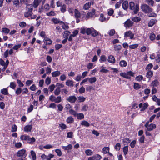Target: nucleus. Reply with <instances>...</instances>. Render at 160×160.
Segmentation results:
<instances>
[{"label":"nucleus","instance_id":"f257e3e1","mask_svg":"<svg viewBox=\"0 0 160 160\" xmlns=\"http://www.w3.org/2000/svg\"><path fill=\"white\" fill-rule=\"evenodd\" d=\"M27 11L25 12L24 17L27 18H30L32 14V11L33 8L32 4H28L27 6Z\"/></svg>","mask_w":160,"mask_h":160},{"label":"nucleus","instance_id":"f03ea898","mask_svg":"<svg viewBox=\"0 0 160 160\" xmlns=\"http://www.w3.org/2000/svg\"><path fill=\"white\" fill-rule=\"evenodd\" d=\"M134 73L131 71H129L126 72H121L120 73V75L123 77L127 79H130V76L134 77Z\"/></svg>","mask_w":160,"mask_h":160},{"label":"nucleus","instance_id":"7ed1b4c3","mask_svg":"<svg viewBox=\"0 0 160 160\" xmlns=\"http://www.w3.org/2000/svg\"><path fill=\"white\" fill-rule=\"evenodd\" d=\"M141 8L142 10L145 13H149L152 12V8L146 4L141 5Z\"/></svg>","mask_w":160,"mask_h":160},{"label":"nucleus","instance_id":"20e7f679","mask_svg":"<svg viewBox=\"0 0 160 160\" xmlns=\"http://www.w3.org/2000/svg\"><path fill=\"white\" fill-rule=\"evenodd\" d=\"M130 8L131 9L134 10V13H136L139 10V7L138 4L135 6L134 3L133 2H131L129 3Z\"/></svg>","mask_w":160,"mask_h":160},{"label":"nucleus","instance_id":"39448f33","mask_svg":"<svg viewBox=\"0 0 160 160\" xmlns=\"http://www.w3.org/2000/svg\"><path fill=\"white\" fill-rule=\"evenodd\" d=\"M149 121H148L145 125V126L147 128V130L148 131H152L156 128V126L155 124L151 123L150 124H149Z\"/></svg>","mask_w":160,"mask_h":160},{"label":"nucleus","instance_id":"423d86ee","mask_svg":"<svg viewBox=\"0 0 160 160\" xmlns=\"http://www.w3.org/2000/svg\"><path fill=\"white\" fill-rule=\"evenodd\" d=\"M134 34L131 31H129L125 32L124 34L125 38L129 37L130 39H132L134 38Z\"/></svg>","mask_w":160,"mask_h":160},{"label":"nucleus","instance_id":"0eeeda50","mask_svg":"<svg viewBox=\"0 0 160 160\" xmlns=\"http://www.w3.org/2000/svg\"><path fill=\"white\" fill-rule=\"evenodd\" d=\"M95 14V10L93 9L92 11L89 12L87 13L86 15V18L87 19H88L90 18H93L94 16H96Z\"/></svg>","mask_w":160,"mask_h":160},{"label":"nucleus","instance_id":"6e6552de","mask_svg":"<svg viewBox=\"0 0 160 160\" xmlns=\"http://www.w3.org/2000/svg\"><path fill=\"white\" fill-rule=\"evenodd\" d=\"M133 24V22L129 19L124 22V26L126 28H129L132 26Z\"/></svg>","mask_w":160,"mask_h":160},{"label":"nucleus","instance_id":"1a4fd4ad","mask_svg":"<svg viewBox=\"0 0 160 160\" xmlns=\"http://www.w3.org/2000/svg\"><path fill=\"white\" fill-rule=\"evenodd\" d=\"M67 100L71 103H73L77 100V98L74 95L68 97L67 99Z\"/></svg>","mask_w":160,"mask_h":160},{"label":"nucleus","instance_id":"9d476101","mask_svg":"<svg viewBox=\"0 0 160 160\" xmlns=\"http://www.w3.org/2000/svg\"><path fill=\"white\" fill-rule=\"evenodd\" d=\"M148 106V105L147 103H144V104L141 103L139 104V108H141V111L144 110L147 108Z\"/></svg>","mask_w":160,"mask_h":160},{"label":"nucleus","instance_id":"9b49d317","mask_svg":"<svg viewBox=\"0 0 160 160\" xmlns=\"http://www.w3.org/2000/svg\"><path fill=\"white\" fill-rule=\"evenodd\" d=\"M32 128V125H27L25 126L24 128V131L27 132H30Z\"/></svg>","mask_w":160,"mask_h":160},{"label":"nucleus","instance_id":"f8f14e48","mask_svg":"<svg viewBox=\"0 0 160 160\" xmlns=\"http://www.w3.org/2000/svg\"><path fill=\"white\" fill-rule=\"evenodd\" d=\"M66 122L68 124H71L74 122V119L72 116L68 117L66 120Z\"/></svg>","mask_w":160,"mask_h":160},{"label":"nucleus","instance_id":"ddd939ff","mask_svg":"<svg viewBox=\"0 0 160 160\" xmlns=\"http://www.w3.org/2000/svg\"><path fill=\"white\" fill-rule=\"evenodd\" d=\"M108 62L112 63H114L115 62V59L114 57L112 55H110L108 58Z\"/></svg>","mask_w":160,"mask_h":160},{"label":"nucleus","instance_id":"4468645a","mask_svg":"<svg viewBox=\"0 0 160 160\" xmlns=\"http://www.w3.org/2000/svg\"><path fill=\"white\" fill-rule=\"evenodd\" d=\"M42 0H34L33 3V5L32 8L34 7V8H36L38 6L40 3L42 2Z\"/></svg>","mask_w":160,"mask_h":160},{"label":"nucleus","instance_id":"2eb2a0df","mask_svg":"<svg viewBox=\"0 0 160 160\" xmlns=\"http://www.w3.org/2000/svg\"><path fill=\"white\" fill-rule=\"evenodd\" d=\"M26 150L24 149H22L19 150L17 152V156L18 157H22L23 156L25 153Z\"/></svg>","mask_w":160,"mask_h":160},{"label":"nucleus","instance_id":"dca6fc26","mask_svg":"<svg viewBox=\"0 0 160 160\" xmlns=\"http://www.w3.org/2000/svg\"><path fill=\"white\" fill-rule=\"evenodd\" d=\"M74 16L76 18H79L81 16V14L77 9H75L74 10Z\"/></svg>","mask_w":160,"mask_h":160},{"label":"nucleus","instance_id":"f3484780","mask_svg":"<svg viewBox=\"0 0 160 160\" xmlns=\"http://www.w3.org/2000/svg\"><path fill=\"white\" fill-rule=\"evenodd\" d=\"M51 21L55 24L59 23L60 24H61L63 22L62 21H60L57 18H53L52 19Z\"/></svg>","mask_w":160,"mask_h":160},{"label":"nucleus","instance_id":"a211bd4d","mask_svg":"<svg viewBox=\"0 0 160 160\" xmlns=\"http://www.w3.org/2000/svg\"><path fill=\"white\" fill-rule=\"evenodd\" d=\"M52 76L53 77H56L59 76L61 74V72L59 71H56L52 72Z\"/></svg>","mask_w":160,"mask_h":160},{"label":"nucleus","instance_id":"6ab92c4d","mask_svg":"<svg viewBox=\"0 0 160 160\" xmlns=\"http://www.w3.org/2000/svg\"><path fill=\"white\" fill-rule=\"evenodd\" d=\"M28 142L29 144H33L34 142L35 141L36 139L34 137H32V138H30V136H28Z\"/></svg>","mask_w":160,"mask_h":160},{"label":"nucleus","instance_id":"aec40b11","mask_svg":"<svg viewBox=\"0 0 160 160\" xmlns=\"http://www.w3.org/2000/svg\"><path fill=\"white\" fill-rule=\"evenodd\" d=\"M122 7L125 10H127L128 7V3L127 1H124L122 4Z\"/></svg>","mask_w":160,"mask_h":160},{"label":"nucleus","instance_id":"412c9836","mask_svg":"<svg viewBox=\"0 0 160 160\" xmlns=\"http://www.w3.org/2000/svg\"><path fill=\"white\" fill-rule=\"evenodd\" d=\"M77 119L79 120H82L84 118V115L82 113H77L76 116Z\"/></svg>","mask_w":160,"mask_h":160},{"label":"nucleus","instance_id":"4be33fe9","mask_svg":"<svg viewBox=\"0 0 160 160\" xmlns=\"http://www.w3.org/2000/svg\"><path fill=\"white\" fill-rule=\"evenodd\" d=\"M88 81L91 84H93L96 81L97 79L95 77L88 78Z\"/></svg>","mask_w":160,"mask_h":160},{"label":"nucleus","instance_id":"5701e85b","mask_svg":"<svg viewBox=\"0 0 160 160\" xmlns=\"http://www.w3.org/2000/svg\"><path fill=\"white\" fill-rule=\"evenodd\" d=\"M80 124L82 126L86 127H88L90 126V124L85 120L82 121L80 122Z\"/></svg>","mask_w":160,"mask_h":160},{"label":"nucleus","instance_id":"b1692460","mask_svg":"<svg viewBox=\"0 0 160 160\" xmlns=\"http://www.w3.org/2000/svg\"><path fill=\"white\" fill-rule=\"evenodd\" d=\"M72 147V145L71 144H69L66 146H62V148L65 150H68L71 149Z\"/></svg>","mask_w":160,"mask_h":160},{"label":"nucleus","instance_id":"393cba45","mask_svg":"<svg viewBox=\"0 0 160 160\" xmlns=\"http://www.w3.org/2000/svg\"><path fill=\"white\" fill-rule=\"evenodd\" d=\"M0 92L3 94L8 95V94L7 88H5L2 89L1 90Z\"/></svg>","mask_w":160,"mask_h":160},{"label":"nucleus","instance_id":"a878e982","mask_svg":"<svg viewBox=\"0 0 160 160\" xmlns=\"http://www.w3.org/2000/svg\"><path fill=\"white\" fill-rule=\"evenodd\" d=\"M85 153L87 156L92 155L93 153V152L92 150L89 149L86 150L85 151Z\"/></svg>","mask_w":160,"mask_h":160},{"label":"nucleus","instance_id":"bb28decb","mask_svg":"<svg viewBox=\"0 0 160 160\" xmlns=\"http://www.w3.org/2000/svg\"><path fill=\"white\" fill-rule=\"evenodd\" d=\"M43 42L46 45H50L52 43L51 40L48 38H45Z\"/></svg>","mask_w":160,"mask_h":160},{"label":"nucleus","instance_id":"cd10ccee","mask_svg":"<svg viewBox=\"0 0 160 160\" xmlns=\"http://www.w3.org/2000/svg\"><path fill=\"white\" fill-rule=\"evenodd\" d=\"M73 82L72 80H68L66 82V84L68 86H73Z\"/></svg>","mask_w":160,"mask_h":160},{"label":"nucleus","instance_id":"c85d7f7f","mask_svg":"<svg viewBox=\"0 0 160 160\" xmlns=\"http://www.w3.org/2000/svg\"><path fill=\"white\" fill-rule=\"evenodd\" d=\"M109 151V147H104L102 149V152L104 154L108 153Z\"/></svg>","mask_w":160,"mask_h":160},{"label":"nucleus","instance_id":"c756f323","mask_svg":"<svg viewBox=\"0 0 160 160\" xmlns=\"http://www.w3.org/2000/svg\"><path fill=\"white\" fill-rule=\"evenodd\" d=\"M28 136H29L25 134L22 135L20 136V138L21 140L22 141L27 140L28 139Z\"/></svg>","mask_w":160,"mask_h":160},{"label":"nucleus","instance_id":"7c9ffc66","mask_svg":"<svg viewBox=\"0 0 160 160\" xmlns=\"http://www.w3.org/2000/svg\"><path fill=\"white\" fill-rule=\"evenodd\" d=\"M153 74V72L149 71L147 73L146 77L147 78H149V79L152 77Z\"/></svg>","mask_w":160,"mask_h":160},{"label":"nucleus","instance_id":"2f4dec72","mask_svg":"<svg viewBox=\"0 0 160 160\" xmlns=\"http://www.w3.org/2000/svg\"><path fill=\"white\" fill-rule=\"evenodd\" d=\"M119 64L122 67H125L127 65V63L125 61L122 60L120 62Z\"/></svg>","mask_w":160,"mask_h":160},{"label":"nucleus","instance_id":"473e14b6","mask_svg":"<svg viewBox=\"0 0 160 160\" xmlns=\"http://www.w3.org/2000/svg\"><path fill=\"white\" fill-rule=\"evenodd\" d=\"M156 20L154 19H151L148 23V26L149 27H152L155 23Z\"/></svg>","mask_w":160,"mask_h":160},{"label":"nucleus","instance_id":"72a5a7b5","mask_svg":"<svg viewBox=\"0 0 160 160\" xmlns=\"http://www.w3.org/2000/svg\"><path fill=\"white\" fill-rule=\"evenodd\" d=\"M62 101V98L61 96L56 97L54 102L56 103H59Z\"/></svg>","mask_w":160,"mask_h":160},{"label":"nucleus","instance_id":"f704fd0d","mask_svg":"<svg viewBox=\"0 0 160 160\" xmlns=\"http://www.w3.org/2000/svg\"><path fill=\"white\" fill-rule=\"evenodd\" d=\"M158 80H155L153 81L151 83V85L153 87H157L158 86Z\"/></svg>","mask_w":160,"mask_h":160},{"label":"nucleus","instance_id":"c9c22d12","mask_svg":"<svg viewBox=\"0 0 160 160\" xmlns=\"http://www.w3.org/2000/svg\"><path fill=\"white\" fill-rule=\"evenodd\" d=\"M156 35L153 33H150L149 36V38L151 41H153L155 39Z\"/></svg>","mask_w":160,"mask_h":160},{"label":"nucleus","instance_id":"e433bc0d","mask_svg":"<svg viewBox=\"0 0 160 160\" xmlns=\"http://www.w3.org/2000/svg\"><path fill=\"white\" fill-rule=\"evenodd\" d=\"M30 152L31 155L32 157L33 160H36V156L35 152L33 150H31Z\"/></svg>","mask_w":160,"mask_h":160},{"label":"nucleus","instance_id":"4c0bfd02","mask_svg":"<svg viewBox=\"0 0 160 160\" xmlns=\"http://www.w3.org/2000/svg\"><path fill=\"white\" fill-rule=\"evenodd\" d=\"M78 102H84L85 100V98L83 96H79L78 97Z\"/></svg>","mask_w":160,"mask_h":160},{"label":"nucleus","instance_id":"58836bf2","mask_svg":"<svg viewBox=\"0 0 160 160\" xmlns=\"http://www.w3.org/2000/svg\"><path fill=\"white\" fill-rule=\"evenodd\" d=\"M70 32L69 31H65L63 33V36L64 38H68V36L69 35Z\"/></svg>","mask_w":160,"mask_h":160},{"label":"nucleus","instance_id":"ea45409f","mask_svg":"<svg viewBox=\"0 0 160 160\" xmlns=\"http://www.w3.org/2000/svg\"><path fill=\"white\" fill-rule=\"evenodd\" d=\"M69 112L71 115H73L74 117H76L77 114L75 111L72 109H70Z\"/></svg>","mask_w":160,"mask_h":160},{"label":"nucleus","instance_id":"a19ab883","mask_svg":"<svg viewBox=\"0 0 160 160\" xmlns=\"http://www.w3.org/2000/svg\"><path fill=\"white\" fill-rule=\"evenodd\" d=\"M99 20L101 22H103L106 20V18L104 17V15L102 13L100 14V17L99 18Z\"/></svg>","mask_w":160,"mask_h":160},{"label":"nucleus","instance_id":"79ce46f5","mask_svg":"<svg viewBox=\"0 0 160 160\" xmlns=\"http://www.w3.org/2000/svg\"><path fill=\"white\" fill-rule=\"evenodd\" d=\"M91 5V3L88 2L86 3L84 6V8L85 10H87L88 9Z\"/></svg>","mask_w":160,"mask_h":160},{"label":"nucleus","instance_id":"37998d69","mask_svg":"<svg viewBox=\"0 0 160 160\" xmlns=\"http://www.w3.org/2000/svg\"><path fill=\"white\" fill-rule=\"evenodd\" d=\"M98 32L93 28L92 32L91 35L93 37H95L98 35Z\"/></svg>","mask_w":160,"mask_h":160},{"label":"nucleus","instance_id":"c03bdc74","mask_svg":"<svg viewBox=\"0 0 160 160\" xmlns=\"http://www.w3.org/2000/svg\"><path fill=\"white\" fill-rule=\"evenodd\" d=\"M123 151L124 154L126 155L128 153V146H125L123 148Z\"/></svg>","mask_w":160,"mask_h":160},{"label":"nucleus","instance_id":"a18cd8bd","mask_svg":"<svg viewBox=\"0 0 160 160\" xmlns=\"http://www.w3.org/2000/svg\"><path fill=\"white\" fill-rule=\"evenodd\" d=\"M60 88H57L55 89L54 91V93L55 95L58 96L60 94Z\"/></svg>","mask_w":160,"mask_h":160},{"label":"nucleus","instance_id":"49530a36","mask_svg":"<svg viewBox=\"0 0 160 160\" xmlns=\"http://www.w3.org/2000/svg\"><path fill=\"white\" fill-rule=\"evenodd\" d=\"M62 25V28L64 30L68 29L69 28V26L68 25L66 24L65 23L63 22L62 23V24H61Z\"/></svg>","mask_w":160,"mask_h":160},{"label":"nucleus","instance_id":"de8ad7c7","mask_svg":"<svg viewBox=\"0 0 160 160\" xmlns=\"http://www.w3.org/2000/svg\"><path fill=\"white\" fill-rule=\"evenodd\" d=\"M134 88L136 90H138L141 88V85L138 83H134Z\"/></svg>","mask_w":160,"mask_h":160},{"label":"nucleus","instance_id":"09e8293b","mask_svg":"<svg viewBox=\"0 0 160 160\" xmlns=\"http://www.w3.org/2000/svg\"><path fill=\"white\" fill-rule=\"evenodd\" d=\"M123 144L124 145L127 144L129 143L130 140L128 138H125L122 140Z\"/></svg>","mask_w":160,"mask_h":160},{"label":"nucleus","instance_id":"8fccbe9b","mask_svg":"<svg viewBox=\"0 0 160 160\" xmlns=\"http://www.w3.org/2000/svg\"><path fill=\"white\" fill-rule=\"evenodd\" d=\"M107 58L105 55H103L101 56L100 60V61L101 62H105Z\"/></svg>","mask_w":160,"mask_h":160},{"label":"nucleus","instance_id":"3c124183","mask_svg":"<svg viewBox=\"0 0 160 160\" xmlns=\"http://www.w3.org/2000/svg\"><path fill=\"white\" fill-rule=\"evenodd\" d=\"M132 20L135 22H137L140 21L141 20V18L139 17H136L132 18Z\"/></svg>","mask_w":160,"mask_h":160},{"label":"nucleus","instance_id":"603ef678","mask_svg":"<svg viewBox=\"0 0 160 160\" xmlns=\"http://www.w3.org/2000/svg\"><path fill=\"white\" fill-rule=\"evenodd\" d=\"M93 28H88L86 29V34L88 35H89L90 34H91L92 33V29H93Z\"/></svg>","mask_w":160,"mask_h":160},{"label":"nucleus","instance_id":"864d4df0","mask_svg":"<svg viewBox=\"0 0 160 160\" xmlns=\"http://www.w3.org/2000/svg\"><path fill=\"white\" fill-rule=\"evenodd\" d=\"M30 0H20V3L22 4H27L29 2Z\"/></svg>","mask_w":160,"mask_h":160},{"label":"nucleus","instance_id":"5fc2aeb1","mask_svg":"<svg viewBox=\"0 0 160 160\" xmlns=\"http://www.w3.org/2000/svg\"><path fill=\"white\" fill-rule=\"evenodd\" d=\"M100 68H102V69L100 70V72L102 73H107L109 72L108 70L104 68L103 66L101 67Z\"/></svg>","mask_w":160,"mask_h":160},{"label":"nucleus","instance_id":"6e6d98bb","mask_svg":"<svg viewBox=\"0 0 160 160\" xmlns=\"http://www.w3.org/2000/svg\"><path fill=\"white\" fill-rule=\"evenodd\" d=\"M22 89L20 88H18L15 91V93L17 95L20 94L22 92Z\"/></svg>","mask_w":160,"mask_h":160},{"label":"nucleus","instance_id":"4d7b16f0","mask_svg":"<svg viewBox=\"0 0 160 160\" xmlns=\"http://www.w3.org/2000/svg\"><path fill=\"white\" fill-rule=\"evenodd\" d=\"M115 32L114 29H112L108 31V34L110 36H112L114 34Z\"/></svg>","mask_w":160,"mask_h":160},{"label":"nucleus","instance_id":"13d9d810","mask_svg":"<svg viewBox=\"0 0 160 160\" xmlns=\"http://www.w3.org/2000/svg\"><path fill=\"white\" fill-rule=\"evenodd\" d=\"M17 83L18 84L19 88L22 87L23 86V84L19 79L17 80Z\"/></svg>","mask_w":160,"mask_h":160},{"label":"nucleus","instance_id":"bf43d9fd","mask_svg":"<svg viewBox=\"0 0 160 160\" xmlns=\"http://www.w3.org/2000/svg\"><path fill=\"white\" fill-rule=\"evenodd\" d=\"M59 126L62 130L65 129L67 128L66 125L64 123H62L60 124Z\"/></svg>","mask_w":160,"mask_h":160},{"label":"nucleus","instance_id":"052dcab7","mask_svg":"<svg viewBox=\"0 0 160 160\" xmlns=\"http://www.w3.org/2000/svg\"><path fill=\"white\" fill-rule=\"evenodd\" d=\"M61 12L62 13H64L66 11V6L65 4H63L61 7L60 9Z\"/></svg>","mask_w":160,"mask_h":160},{"label":"nucleus","instance_id":"680f3d73","mask_svg":"<svg viewBox=\"0 0 160 160\" xmlns=\"http://www.w3.org/2000/svg\"><path fill=\"white\" fill-rule=\"evenodd\" d=\"M45 83L47 85L49 84L51 82V78L49 77H48L45 80Z\"/></svg>","mask_w":160,"mask_h":160},{"label":"nucleus","instance_id":"e2e57ef3","mask_svg":"<svg viewBox=\"0 0 160 160\" xmlns=\"http://www.w3.org/2000/svg\"><path fill=\"white\" fill-rule=\"evenodd\" d=\"M74 9L73 8L69 7L68 8V11L69 13L72 15L73 13Z\"/></svg>","mask_w":160,"mask_h":160},{"label":"nucleus","instance_id":"0e129e2a","mask_svg":"<svg viewBox=\"0 0 160 160\" xmlns=\"http://www.w3.org/2000/svg\"><path fill=\"white\" fill-rule=\"evenodd\" d=\"M93 156L95 160H100L102 158L101 156L98 154L95 155Z\"/></svg>","mask_w":160,"mask_h":160},{"label":"nucleus","instance_id":"69168bd1","mask_svg":"<svg viewBox=\"0 0 160 160\" xmlns=\"http://www.w3.org/2000/svg\"><path fill=\"white\" fill-rule=\"evenodd\" d=\"M138 46V44H134L133 45H129V47L130 48L132 49H133L137 48Z\"/></svg>","mask_w":160,"mask_h":160},{"label":"nucleus","instance_id":"338daca9","mask_svg":"<svg viewBox=\"0 0 160 160\" xmlns=\"http://www.w3.org/2000/svg\"><path fill=\"white\" fill-rule=\"evenodd\" d=\"M121 145L120 143H117L116 144L115 146V149L117 151H119L120 149Z\"/></svg>","mask_w":160,"mask_h":160},{"label":"nucleus","instance_id":"774afa93","mask_svg":"<svg viewBox=\"0 0 160 160\" xmlns=\"http://www.w3.org/2000/svg\"><path fill=\"white\" fill-rule=\"evenodd\" d=\"M73 133L72 132H70L67 133V138H72L73 137Z\"/></svg>","mask_w":160,"mask_h":160}]
</instances>
